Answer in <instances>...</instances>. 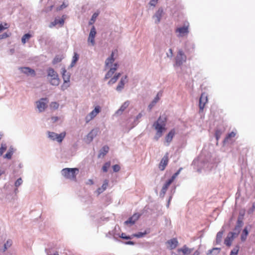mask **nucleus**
I'll return each mask as SVG.
<instances>
[{"mask_svg": "<svg viewBox=\"0 0 255 255\" xmlns=\"http://www.w3.org/2000/svg\"><path fill=\"white\" fill-rule=\"evenodd\" d=\"M114 53L112 52L110 56L105 61V69L110 68L105 76V80H107L112 77L118 67V64L116 63L113 64L115 61L114 58Z\"/></svg>", "mask_w": 255, "mask_h": 255, "instance_id": "1", "label": "nucleus"}, {"mask_svg": "<svg viewBox=\"0 0 255 255\" xmlns=\"http://www.w3.org/2000/svg\"><path fill=\"white\" fill-rule=\"evenodd\" d=\"M165 118L160 117L157 121L154 123L153 127L156 130L153 138L155 141H157L162 136L163 132L165 129Z\"/></svg>", "mask_w": 255, "mask_h": 255, "instance_id": "2", "label": "nucleus"}, {"mask_svg": "<svg viewBox=\"0 0 255 255\" xmlns=\"http://www.w3.org/2000/svg\"><path fill=\"white\" fill-rule=\"evenodd\" d=\"M193 165L194 166V169H196L199 173H201L202 169L210 170L212 168L211 164L202 156L194 160L193 162Z\"/></svg>", "mask_w": 255, "mask_h": 255, "instance_id": "3", "label": "nucleus"}, {"mask_svg": "<svg viewBox=\"0 0 255 255\" xmlns=\"http://www.w3.org/2000/svg\"><path fill=\"white\" fill-rule=\"evenodd\" d=\"M47 81L52 86H57L60 83V78L57 73L52 68L47 70Z\"/></svg>", "mask_w": 255, "mask_h": 255, "instance_id": "4", "label": "nucleus"}, {"mask_svg": "<svg viewBox=\"0 0 255 255\" xmlns=\"http://www.w3.org/2000/svg\"><path fill=\"white\" fill-rule=\"evenodd\" d=\"M79 172L77 168H65L61 171V174L65 178L75 181Z\"/></svg>", "mask_w": 255, "mask_h": 255, "instance_id": "5", "label": "nucleus"}, {"mask_svg": "<svg viewBox=\"0 0 255 255\" xmlns=\"http://www.w3.org/2000/svg\"><path fill=\"white\" fill-rule=\"evenodd\" d=\"M48 138L52 141H56L59 143H61L66 135L65 132H62L60 134L52 131L47 132Z\"/></svg>", "mask_w": 255, "mask_h": 255, "instance_id": "6", "label": "nucleus"}, {"mask_svg": "<svg viewBox=\"0 0 255 255\" xmlns=\"http://www.w3.org/2000/svg\"><path fill=\"white\" fill-rule=\"evenodd\" d=\"M175 65L180 66L182 65L186 61V56L184 52L180 49L178 50L177 56L176 57Z\"/></svg>", "mask_w": 255, "mask_h": 255, "instance_id": "7", "label": "nucleus"}, {"mask_svg": "<svg viewBox=\"0 0 255 255\" xmlns=\"http://www.w3.org/2000/svg\"><path fill=\"white\" fill-rule=\"evenodd\" d=\"M100 111L101 108L100 106H97L95 107L94 109L86 116L85 119L86 123H88L90 121L94 119Z\"/></svg>", "mask_w": 255, "mask_h": 255, "instance_id": "8", "label": "nucleus"}, {"mask_svg": "<svg viewBox=\"0 0 255 255\" xmlns=\"http://www.w3.org/2000/svg\"><path fill=\"white\" fill-rule=\"evenodd\" d=\"M99 131L98 128H95L91 130V131L84 138L85 142L87 143H91L94 137H95Z\"/></svg>", "mask_w": 255, "mask_h": 255, "instance_id": "9", "label": "nucleus"}, {"mask_svg": "<svg viewBox=\"0 0 255 255\" xmlns=\"http://www.w3.org/2000/svg\"><path fill=\"white\" fill-rule=\"evenodd\" d=\"M48 100L47 98H42L36 102V108L39 112L41 113L45 111L47 107Z\"/></svg>", "mask_w": 255, "mask_h": 255, "instance_id": "10", "label": "nucleus"}, {"mask_svg": "<svg viewBox=\"0 0 255 255\" xmlns=\"http://www.w3.org/2000/svg\"><path fill=\"white\" fill-rule=\"evenodd\" d=\"M208 102L207 95L205 93H202L200 96L199 100V112H201L203 111L204 107L206 104Z\"/></svg>", "mask_w": 255, "mask_h": 255, "instance_id": "11", "label": "nucleus"}, {"mask_svg": "<svg viewBox=\"0 0 255 255\" xmlns=\"http://www.w3.org/2000/svg\"><path fill=\"white\" fill-rule=\"evenodd\" d=\"M176 32L177 33L178 37H183L187 35L189 33L188 26L180 27L176 29Z\"/></svg>", "mask_w": 255, "mask_h": 255, "instance_id": "12", "label": "nucleus"}, {"mask_svg": "<svg viewBox=\"0 0 255 255\" xmlns=\"http://www.w3.org/2000/svg\"><path fill=\"white\" fill-rule=\"evenodd\" d=\"M18 70L27 76H34L36 74L33 69L28 67H19Z\"/></svg>", "mask_w": 255, "mask_h": 255, "instance_id": "13", "label": "nucleus"}, {"mask_svg": "<svg viewBox=\"0 0 255 255\" xmlns=\"http://www.w3.org/2000/svg\"><path fill=\"white\" fill-rule=\"evenodd\" d=\"M130 102L129 101H125L120 107V108L115 112L116 116H119L123 114L125 110L129 106Z\"/></svg>", "mask_w": 255, "mask_h": 255, "instance_id": "14", "label": "nucleus"}, {"mask_svg": "<svg viewBox=\"0 0 255 255\" xmlns=\"http://www.w3.org/2000/svg\"><path fill=\"white\" fill-rule=\"evenodd\" d=\"M140 216V214L139 213L134 214L131 217H130L127 221L124 222V224L130 226L133 225L136 221L138 220Z\"/></svg>", "mask_w": 255, "mask_h": 255, "instance_id": "15", "label": "nucleus"}, {"mask_svg": "<svg viewBox=\"0 0 255 255\" xmlns=\"http://www.w3.org/2000/svg\"><path fill=\"white\" fill-rule=\"evenodd\" d=\"M163 13L162 8H159L152 16V18L154 20L155 23L157 24L160 22Z\"/></svg>", "mask_w": 255, "mask_h": 255, "instance_id": "16", "label": "nucleus"}, {"mask_svg": "<svg viewBox=\"0 0 255 255\" xmlns=\"http://www.w3.org/2000/svg\"><path fill=\"white\" fill-rule=\"evenodd\" d=\"M168 162V153H166L163 158L161 159L159 164V168L161 170H164Z\"/></svg>", "mask_w": 255, "mask_h": 255, "instance_id": "17", "label": "nucleus"}, {"mask_svg": "<svg viewBox=\"0 0 255 255\" xmlns=\"http://www.w3.org/2000/svg\"><path fill=\"white\" fill-rule=\"evenodd\" d=\"M96 34V30L95 26H93L91 29L90 32L88 39V42L91 43L92 45H95V37Z\"/></svg>", "mask_w": 255, "mask_h": 255, "instance_id": "18", "label": "nucleus"}, {"mask_svg": "<svg viewBox=\"0 0 255 255\" xmlns=\"http://www.w3.org/2000/svg\"><path fill=\"white\" fill-rule=\"evenodd\" d=\"M166 244L167 245V248L170 250H173L176 248V247L178 246V242L175 238H173L171 240H168Z\"/></svg>", "mask_w": 255, "mask_h": 255, "instance_id": "19", "label": "nucleus"}, {"mask_svg": "<svg viewBox=\"0 0 255 255\" xmlns=\"http://www.w3.org/2000/svg\"><path fill=\"white\" fill-rule=\"evenodd\" d=\"M127 76H125L121 78L118 86L116 88V90L118 92H121L124 89L125 84L127 82Z\"/></svg>", "mask_w": 255, "mask_h": 255, "instance_id": "20", "label": "nucleus"}, {"mask_svg": "<svg viewBox=\"0 0 255 255\" xmlns=\"http://www.w3.org/2000/svg\"><path fill=\"white\" fill-rule=\"evenodd\" d=\"M175 131L174 129L171 130L165 137V144L166 146H168L169 143L172 141L173 136H174Z\"/></svg>", "mask_w": 255, "mask_h": 255, "instance_id": "21", "label": "nucleus"}, {"mask_svg": "<svg viewBox=\"0 0 255 255\" xmlns=\"http://www.w3.org/2000/svg\"><path fill=\"white\" fill-rule=\"evenodd\" d=\"M193 251V249H190L186 246H184L182 248L178 249V252L179 253L181 252L183 255H188L190 254Z\"/></svg>", "mask_w": 255, "mask_h": 255, "instance_id": "22", "label": "nucleus"}, {"mask_svg": "<svg viewBox=\"0 0 255 255\" xmlns=\"http://www.w3.org/2000/svg\"><path fill=\"white\" fill-rule=\"evenodd\" d=\"M161 94L159 93H157L156 97L152 101V102L150 103V104L148 106V110L150 111L156 105V104L159 101L160 99V96Z\"/></svg>", "mask_w": 255, "mask_h": 255, "instance_id": "23", "label": "nucleus"}, {"mask_svg": "<svg viewBox=\"0 0 255 255\" xmlns=\"http://www.w3.org/2000/svg\"><path fill=\"white\" fill-rule=\"evenodd\" d=\"M235 238L236 237H234V235H231L229 233L226 238L224 240V244H226L228 247L231 246L233 241Z\"/></svg>", "mask_w": 255, "mask_h": 255, "instance_id": "24", "label": "nucleus"}, {"mask_svg": "<svg viewBox=\"0 0 255 255\" xmlns=\"http://www.w3.org/2000/svg\"><path fill=\"white\" fill-rule=\"evenodd\" d=\"M108 186V181L107 180H105L104 181V183L102 185L101 187L99 188L96 192L97 193V195H99L101 193H103L107 188Z\"/></svg>", "mask_w": 255, "mask_h": 255, "instance_id": "25", "label": "nucleus"}, {"mask_svg": "<svg viewBox=\"0 0 255 255\" xmlns=\"http://www.w3.org/2000/svg\"><path fill=\"white\" fill-rule=\"evenodd\" d=\"M62 75L63 81L65 82V83H66L67 82H70L71 76L70 74L68 72H67V71L64 68L62 69Z\"/></svg>", "mask_w": 255, "mask_h": 255, "instance_id": "26", "label": "nucleus"}, {"mask_svg": "<svg viewBox=\"0 0 255 255\" xmlns=\"http://www.w3.org/2000/svg\"><path fill=\"white\" fill-rule=\"evenodd\" d=\"M64 20L63 19H62V18H60V19L56 18L54 20V21H52V22H51L50 23L49 27L50 28H52V27L55 26L57 24H59L60 26H62L64 24Z\"/></svg>", "mask_w": 255, "mask_h": 255, "instance_id": "27", "label": "nucleus"}, {"mask_svg": "<svg viewBox=\"0 0 255 255\" xmlns=\"http://www.w3.org/2000/svg\"><path fill=\"white\" fill-rule=\"evenodd\" d=\"M171 184V181H169L168 180L165 183V184L163 186L160 193V196L163 197L164 196L168 187Z\"/></svg>", "mask_w": 255, "mask_h": 255, "instance_id": "28", "label": "nucleus"}, {"mask_svg": "<svg viewBox=\"0 0 255 255\" xmlns=\"http://www.w3.org/2000/svg\"><path fill=\"white\" fill-rule=\"evenodd\" d=\"M109 149V148L108 146H104L100 151L98 157H104L108 152Z\"/></svg>", "mask_w": 255, "mask_h": 255, "instance_id": "29", "label": "nucleus"}, {"mask_svg": "<svg viewBox=\"0 0 255 255\" xmlns=\"http://www.w3.org/2000/svg\"><path fill=\"white\" fill-rule=\"evenodd\" d=\"M248 234H249V231H248V227H246L243 230V232H242L241 236V240L242 242H244L245 241H246Z\"/></svg>", "mask_w": 255, "mask_h": 255, "instance_id": "30", "label": "nucleus"}, {"mask_svg": "<svg viewBox=\"0 0 255 255\" xmlns=\"http://www.w3.org/2000/svg\"><path fill=\"white\" fill-rule=\"evenodd\" d=\"M121 74L120 73H116V74L112 77L110 81L108 82V84L109 85H112L115 83L119 77L121 76Z\"/></svg>", "mask_w": 255, "mask_h": 255, "instance_id": "31", "label": "nucleus"}, {"mask_svg": "<svg viewBox=\"0 0 255 255\" xmlns=\"http://www.w3.org/2000/svg\"><path fill=\"white\" fill-rule=\"evenodd\" d=\"M221 251V248L216 247V248H214L212 250H210L208 251L207 254L208 255H217L218 254H219L220 252Z\"/></svg>", "mask_w": 255, "mask_h": 255, "instance_id": "32", "label": "nucleus"}, {"mask_svg": "<svg viewBox=\"0 0 255 255\" xmlns=\"http://www.w3.org/2000/svg\"><path fill=\"white\" fill-rule=\"evenodd\" d=\"M13 152H14L13 148L12 147H10L8 149V150L7 151V153L3 156V157L4 158H7L8 159H11Z\"/></svg>", "mask_w": 255, "mask_h": 255, "instance_id": "33", "label": "nucleus"}, {"mask_svg": "<svg viewBox=\"0 0 255 255\" xmlns=\"http://www.w3.org/2000/svg\"><path fill=\"white\" fill-rule=\"evenodd\" d=\"M222 236H223V232L222 231L219 232L218 233L216 237V244L219 245L221 244L222 241Z\"/></svg>", "mask_w": 255, "mask_h": 255, "instance_id": "34", "label": "nucleus"}, {"mask_svg": "<svg viewBox=\"0 0 255 255\" xmlns=\"http://www.w3.org/2000/svg\"><path fill=\"white\" fill-rule=\"evenodd\" d=\"M79 59V55L78 54H77L76 53H74V56L73 57V58H72V62L70 65V67L71 68L73 67V66H75L76 63L77 62V61H78Z\"/></svg>", "mask_w": 255, "mask_h": 255, "instance_id": "35", "label": "nucleus"}, {"mask_svg": "<svg viewBox=\"0 0 255 255\" xmlns=\"http://www.w3.org/2000/svg\"><path fill=\"white\" fill-rule=\"evenodd\" d=\"M99 14V12H95L93 14L89 22V25H92L95 22L96 19L97 17L98 16Z\"/></svg>", "mask_w": 255, "mask_h": 255, "instance_id": "36", "label": "nucleus"}, {"mask_svg": "<svg viewBox=\"0 0 255 255\" xmlns=\"http://www.w3.org/2000/svg\"><path fill=\"white\" fill-rule=\"evenodd\" d=\"M241 228L236 226L235 227V229L234 230V232H230V234L234 235V236L236 238L238 236L239 234L240 233V232L241 231Z\"/></svg>", "mask_w": 255, "mask_h": 255, "instance_id": "37", "label": "nucleus"}, {"mask_svg": "<svg viewBox=\"0 0 255 255\" xmlns=\"http://www.w3.org/2000/svg\"><path fill=\"white\" fill-rule=\"evenodd\" d=\"M31 37V35L29 34H25L21 38V42L23 44H25L26 41L28 40L29 38Z\"/></svg>", "mask_w": 255, "mask_h": 255, "instance_id": "38", "label": "nucleus"}, {"mask_svg": "<svg viewBox=\"0 0 255 255\" xmlns=\"http://www.w3.org/2000/svg\"><path fill=\"white\" fill-rule=\"evenodd\" d=\"M146 234H147V232L146 231H145L144 232H138L136 234H134L132 235V238L133 237H136L137 238H142Z\"/></svg>", "mask_w": 255, "mask_h": 255, "instance_id": "39", "label": "nucleus"}, {"mask_svg": "<svg viewBox=\"0 0 255 255\" xmlns=\"http://www.w3.org/2000/svg\"><path fill=\"white\" fill-rule=\"evenodd\" d=\"M59 105L56 102H51L50 104V108L53 110H55L58 109Z\"/></svg>", "mask_w": 255, "mask_h": 255, "instance_id": "40", "label": "nucleus"}, {"mask_svg": "<svg viewBox=\"0 0 255 255\" xmlns=\"http://www.w3.org/2000/svg\"><path fill=\"white\" fill-rule=\"evenodd\" d=\"M240 247L239 245H237L231 252L230 255H237Z\"/></svg>", "mask_w": 255, "mask_h": 255, "instance_id": "41", "label": "nucleus"}, {"mask_svg": "<svg viewBox=\"0 0 255 255\" xmlns=\"http://www.w3.org/2000/svg\"><path fill=\"white\" fill-rule=\"evenodd\" d=\"M70 86V82H67L66 83H65V82L63 81V83L61 86V90L64 91L65 90H66L68 87H69Z\"/></svg>", "mask_w": 255, "mask_h": 255, "instance_id": "42", "label": "nucleus"}, {"mask_svg": "<svg viewBox=\"0 0 255 255\" xmlns=\"http://www.w3.org/2000/svg\"><path fill=\"white\" fill-rule=\"evenodd\" d=\"M236 133V132H234V131H232L231 133H228L226 138L224 139V143L227 141L229 139H230L232 137H234L235 136Z\"/></svg>", "mask_w": 255, "mask_h": 255, "instance_id": "43", "label": "nucleus"}, {"mask_svg": "<svg viewBox=\"0 0 255 255\" xmlns=\"http://www.w3.org/2000/svg\"><path fill=\"white\" fill-rule=\"evenodd\" d=\"M111 166V162L110 161H108L104 164L102 167V170L104 172H106L108 171V168Z\"/></svg>", "mask_w": 255, "mask_h": 255, "instance_id": "44", "label": "nucleus"}, {"mask_svg": "<svg viewBox=\"0 0 255 255\" xmlns=\"http://www.w3.org/2000/svg\"><path fill=\"white\" fill-rule=\"evenodd\" d=\"M7 146L5 143H2L1 147H0V155H2L4 152L6 150Z\"/></svg>", "mask_w": 255, "mask_h": 255, "instance_id": "45", "label": "nucleus"}, {"mask_svg": "<svg viewBox=\"0 0 255 255\" xmlns=\"http://www.w3.org/2000/svg\"><path fill=\"white\" fill-rule=\"evenodd\" d=\"M62 59H63V57L62 56H59V55L56 56L53 59V63L56 64L57 63H59L60 61H61Z\"/></svg>", "mask_w": 255, "mask_h": 255, "instance_id": "46", "label": "nucleus"}, {"mask_svg": "<svg viewBox=\"0 0 255 255\" xmlns=\"http://www.w3.org/2000/svg\"><path fill=\"white\" fill-rule=\"evenodd\" d=\"M222 134V132L221 130H217L215 133V136L217 141V144H218V141Z\"/></svg>", "mask_w": 255, "mask_h": 255, "instance_id": "47", "label": "nucleus"}, {"mask_svg": "<svg viewBox=\"0 0 255 255\" xmlns=\"http://www.w3.org/2000/svg\"><path fill=\"white\" fill-rule=\"evenodd\" d=\"M23 182V181L21 179V178H19L15 182V186L17 187L21 185Z\"/></svg>", "mask_w": 255, "mask_h": 255, "instance_id": "48", "label": "nucleus"}, {"mask_svg": "<svg viewBox=\"0 0 255 255\" xmlns=\"http://www.w3.org/2000/svg\"><path fill=\"white\" fill-rule=\"evenodd\" d=\"M120 237L121 238H123V239H126V240H129V239H132V235L131 236H126L125 233H122Z\"/></svg>", "mask_w": 255, "mask_h": 255, "instance_id": "49", "label": "nucleus"}, {"mask_svg": "<svg viewBox=\"0 0 255 255\" xmlns=\"http://www.w3.org/2000/svg\"><path fill=\"white\" fill-rule=\"evenodd\" d=\"M244 224L243 220L238 219L236 226L241 228Z\"/></svg>", "mask_w": 255, "mask_h": 255, "instance_id": "50", "label": "nucleus"}, {"mask_svg": "<svg viewBox=\"0 0 255 255\" xmlns=\"http://www.w3.org/2000/svg\"><path fill=\"white\" fill-rule=\"evenodd\" d=\"M113 169L114 172H117L120 171L121 167L119 165L116 164L113 166Z\"/></svg>", "mask_w": 255, "mask_h": 255, "instance_id": "51", "label": "nucleus"}, {"mask_svg": "<svg viewBox=\"0 0 255 255\" xmlns=\"http://www.w3.org/2000/svg\"><path fill=\"white\" fill-rule=\"evenodd\" d=\"M11 245V241H7L4 246V251H5L7 248L9 247Z\"/></svg>", "mask_w": 255, "mask_h": 255, "instance_id": "52", "label": "nucleus"}, {"mask_svg": "<svg viewBox=\"0 0 255 255\" xmlns=\"http://www.w3.org/2000/svg\"><path fill=\"white\" fill-rule=\"evenodd\" d=\"M244 215H245V211H240L239 212V214L238 219L243 220Z\"/></svg>", "mask_w": 255, "mask_h": 255, "instance_id": "53", "label": "nucleus"}, {"mask_svg": "<svg viewBox=\"0 0 255 255\" xmlns=\"http://www.w3.org/2000/svg\"><path fill=\"white\" fill-rule=\"evenodd\" d=\"M158 0H151L149 2V4L151 6H155L157 3Z\"/></svg>", "mask_w": 255, "mask_h": 255, "instance_id": "54", "label": "nucleus"}, {"mask_svg": "<svg viewBox=\"0 0 255 255\" xmlns=\"http://www.w3.org/2000/svg\"><path fill=\"white\" fill-rule=\"evenodd\" d=\"M67 6V4H66L64 2L60 6L57 8V10H60Z\"/></svg>", "mask_w": 255, "mask_h": 255, "instance_id": "55", "label": "nucleus"}, {"mask_svg": "<svg viewBox=\"0 0 255 255\" xmlns=\"http://www.w3.org/2000/svg\"><path fill=\"white\" fill-rule=\"evenodd\" d=\"M51 122L53 123L57 122L59 120V118L58 117H52L51 118Z\"/></svg>", "mask_w": 255, "mask_h": 255, "instance_id": "56", "label": "nucleus"}, {"mask_svg": "<svg viewBox=\"0 0 255 255\" xmlns=\"http://www.w3.org/2000/svg\"><path fill=\"white\" fill-rule=\"evenodd\" d=\"M8 36V35L6 33H3V34L0 35V40L2 39H4L7 38Z\"/></svg>", "mask_w": 255, "mask_h": 255, "instance_id": "57", "label": "nucleus"}, {"mask_svg": "<svg viewBox=\"0 0 255 255\" xmlns=\"http://www.w3.org/2000/svg\"><path fill=\"white\" fill-rule=\"evenodd\" d=\"M86 184L87 185H93L94 184V181H93L92 179H88L86 182Z\"/></svg>", "mask_w": 255, "mask_h": 255, "instance_id": "58", "label": "nucleus"}, {"mask_svg": "<svg viewBox=\"0 0 255 255\" xmlns=\"http://www.w3.org/2000/svg\"><path fill=\"white\" fill-rule=\"evenodd\" d=\"M255 209V202L253 203L252 208L249 210V213H252Z\"/></svg>", "mask_w": 255, "mask_h": 255, "instance_id": "59", "label": "nucleus"}, {"mask_svg": "<svg viewBox=\"0 0 255 255\" xmlns=\"http://www.w3.org/2000/svg\"><path fill=\"white\" fill-rule=\"evenodd\" d=\"M177 176H176V174H175V173L173 175V176H172V177L168 180L169 181H171V183H172V182L173 181V180L176 178Z\"/></svg>", "mask_w": 255, "mask_h": 255, "instance_id": "60", "label": "nucleus"}, {"mask_svg": "<svg viewBox=\"0 0 255 255\" xmlns=\"http://www.w3.org/2000/svg\"><path fill=\"white\" fill-rule=\"evenodd\" d=\"M126 245H134V243L132 241H128L125 243Z\"/></svg>", "mask_w": 255, "mask_h": 255, "instance_id": "61", "label": "nucleus"}, {"mask_svg": "<svg viewBox=\"0 0 255 255\" xmlns=\"http://www.w3.org/2000/svg\"><path fill=\"white\" fill-rule=\"evenodd\" d=\"M142 116V114L141 113H139L135 118L136 120H138L140 118H141Z\"/></svg>", "mask_w": 255, "mask_h": 255, "instance_id": "62", "label": "nucleus"}, {"mask_svg": "<svg viewBox=\"0 0 255 255\" xmlns=\"http://www.w3.org/2000/svg\"><path fill=\"white\" fill-rule=\"evenodd\" d=\"M5 28H6V27H4L2 24H0V32H1L2 30L4 29Z\"/></svg>", "mask_w": 255, "mask_h": 255, "instance_id": "63", "label": "nucleus"}, {"mask_svg": "<svg viewBox=\"0 0 255 255\" xmlns=\"http://www.w3.org/2000/svg\"><path fill=\"white\" fill-rule=\"evenodd\" d=\"M199 253L198 251H196L192 255H199Z\"/></svg>", "mask_w": 255, "mask_h": 255, "instance_id": "64", "label": "nucleus"}]
</instances>
